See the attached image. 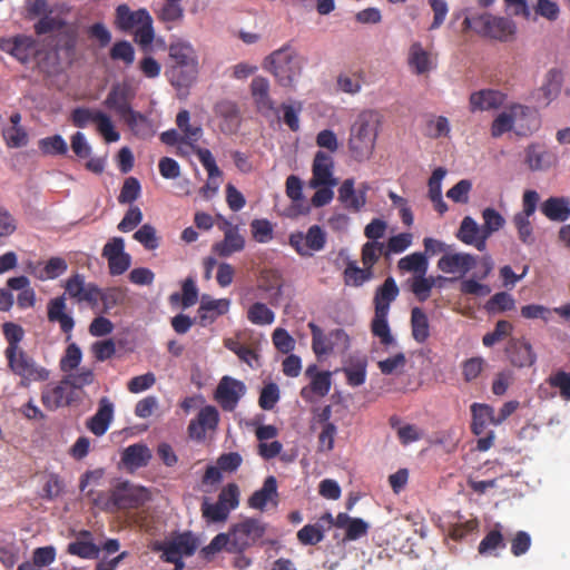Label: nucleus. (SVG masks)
Instances as JSON below:
<instances>
[{
    "instance_id": "58",
    "label": "nucleus",
    "mask_w": 570,
    "mask_h": 570,
    "mask_svg": "<svg viewBox=\"0 0 570 570\" xmlns=\"http://www.w3.org/2000/svg\"><path fill=\"white\" fill-rule=\"evenodd\" d=\"M483 225L482 228L488 238L499 232L505 225V218L494 208L487 207L482 212Z\"/></svg>"
},
{
    "instance_id": "44",
    "label": "nucleus",
    "mask_w": 570,
    "mask_h": 570,
    "mask_svg": "<svg viewBox=\"0 0 570 570\" xmlns=\"http://www.w3.org/2000/svg\"><path fill=\"white\" fill-rule=\"evenodd\" d=\"M424 134L429 138H448L451 134L450 120L445 116L431 115L424 127Z\"/></svg>"
},
{
    "instance_id": "15",
    "label": "nucleus",
    "mask_w": 570,
    "mask_h": 570,
    "mask_svg": "<svg viewBox=\"0 0 570 570\" xmlns=\"http://www.w3.org/2000/svg\"><path fill=\"white\" fill-rule=\"evenodd\" d=\"M476 264V256L469 253L454 252L450 249L449 253L442 255L438 261V268L445 274H455L460 277H463L471 269H473Z\"/></svg>"
},
{
    "instance_id": "52",
    "label": "nucleus",
    "mask_w": 570,
    "mask_h": 570,
    "mask_svg": "<svg viewBox=\"0 0 570 570\" xmlns=\"http://www.w3.org/2000/svg\"><path fill=\"white\" fill-rule=\"evenodd\" d=\"M190 116L187 110H181L177 115V126L183 131L184 136L181 141L188 145H191L198 141L202 137L203 130L199 126H194L189 124Z\"/></svg>"
},
{
    "instance_id": "10",
    "label": "nucleus",
    "mask_w": 570,
    "mask_h": 570,
    "mask_svg": "<svg viewBox=\"0 0 570 570\" xmlns=\"http://www.w3.org/2000/svg\"><path fill=\"white\" fill-rule=\"evenodd\" d=\"M149 500V492L146 488L124 482L112 492L111 498L106 502L105 508L129 509L144 504Z\"/></svg>"
},
{
    "instance_id": "33",
    "label": "nucleus",
    "mask_w": 570,
    "mask_h": 570,
    "mask_svg": "<svg viewBox=\"0 0 570 570\" xmlns=\"http://www.w3.org/2000/svg\"><path fill=\"white\" fill-rule=\"evenodd\" d=\"M250 92L259 112L267 115L274 110L273 100L269 97V81L257 76L252 80Z\"/></svg>"
},
{
    "instance_id": "37",
    "label": "nucleus",
    "mask_w": 570,
    "mask_h": 570,
    "mask_svg": "<svg viewBox=\"0 0 570 570\" xmlns=\"http://www.w3.org/2000/svg\"><path fill=\"white\" fill-rule=\"evenodd\" d=\"M151 452L145 444H132L122 452L121 460L129 470H136L148 464Z\"/></svg>"
},
{
    "instance_id": "1",
    "label": "nucleus",
    "mask_w": 570,
    "mask_h": 570,
    "mask_svg": "<svg viewBox=\"0 0 570 570\" xmlns=\"http://www.w3.org/2000/svg\"><path fill=\"white\" fill-rule=\"evenodd\" d=\"M381 124L382 115L376 110L366 109L357 115L350 128L348 137V148L356 160L370 158Z\"/></svg>"
},
{
    "instance_id": "4",
    "label": "nucleus",
    "mask_w": 570,
    "mask_h": 570,
    "mask_svg": "<svg viewBox=\"0 0 570 570\" xmlns=\"http://www.w3.org/2000/svg\"><path fill=\"white\" fill-rule=\"evenodd\" d=\"M4 356L9 370L20 377L19 384L23 387H28L32 383L45 382L50 376V371L38 364L24 350H11Z\"/></svg>"
},
{
    "instance_id": "16",
    "label": "nucleus",
    "mask_w": 570,
    "mask_h": 570,
    "mask_svg": "<svg viewBox=\"0 0 570 570\" xmlns=\"http://www.w3.org/2000/svg\"><path fill=\"white\" fill-rule=\"evenodd\" d=\"M246 386L242 381L224 376L215 391V399L225 411H233L245 395Z\"/></svg>"
},
{
    "instance_id": "22",
    "label": "nucleus",
    "mask_w": 570,
    "mask_h": 570,
    "mask_svg": "<svg viewBox=\"0 0 570 570\" xmlns=\"http://www.w3.org/2000/svg\"><path fill=\"white\" fill-rule=\"evenodd\" d=\"M456 238L465 245L474 246L478 250L483 252L487 248L488 236L482 226L470 216H465L456 233Z\"/></svg>"
},
{
    "instance_id": "29",
    "label": "nucleus",
    "mask_w": 570,
    "mask_h": 570,
    "mask_svg": "<svg viewBox=\"0 0 570 570\" xmlns=\"http://www.w3.org/2000/svg\"><path fill=\"white\" fill-rule=\"evenodd\" d=\"M524 161L533 171H544L557 164V157L551 151L538 144H531L525 148Z\"/></svg>"
},
{
    "instance_id": "45",
    "label": "nucleus",
    "mask_w": 570,
    "mask_h": 570,
    "mask_svg": "<svg viewBox=\"0 0 570 570\" xmlns=\"http://www.w3.org/2000/svg\"><path fill=\"white\" fill-rule=\"evenodd\" d=\"M246 317L254 325L266 326L274 323L275 313L266 304L256 302L248 306Z\"/></svg>"
},
{
    "instance_id": "40",
    "label": "nucleus",
    "mask_w": 570,
    "mask_h": 570,
    "mask_svg": "<svg viewBox=\"0 0 570 570\" xmlns=\"http://www.w3.org/2000/svg\"><path fill=\"white\" fill-rule=\"evenodd\" d=\"M306 373L311 376V385L302 390V396L309 399V393H314L317 396H325L332 385L331 373L327 371L313 373L312 367L307 368Z\"/></svg>"
},
{
    "instance_id": "41",
    "label": "nucleus",
    "mask_w": 570,
    "mask_h": 570,
    "mask_svg": "<svg viewBox=\"0 0 570 570\" xmlns=\"http://www.w3.org/2000/svg\"><path fill=\"white\" fill-rule=\"evenodd\" d=\"M48 318L50 322H58L65 333H69L75 325L72 317L66 313L63 297H57L49 302Z\"/></svg>"
},
{
    "instance_id": "12",
    "label": "nucleus",
    "mask_w": 570,
    "mask_h": 570,
    "mask_svg": "<svg viewBox=\"0 0 570 570\" xmlns=\"http://www.w3.org/2000/svg\"><path fill=\"white\" fill-rule=\"evenodd\" d=\"M289 244L301 256L311 257L325 247L326 233L318 225H313L305 234L291 235Z\"/></svg>"
},
{
    "instance_id": "23",
    "label": "nucleus",
    "mask_w": 570,
    "mask_h": 570,
    "mask_svg": "<svg viewBox=\"0 0 570 570\" xmlns=\"http://www.w3.org/2000/svg\"><path fill=\"white\" fill-rule=\"evenodd\" d=\"M219 421V414L215 406H204L196 420H193L188 426V433L191 439L203 440L206 431L215 430Z\"/></svg>"
},
{
    "instance_id": "36",
    "label": "nucleus",
    "mask_w": 570,
    "mask_h": 570,
    "mask_svg": "<svg viewBox=\"0 0 570 570\" xmlns=\"http://www.w3.org/2000/svg\"><path fill=\"white\" fill-rule=\"evenodd\" d=\"M471 412L472 431L476 435L484 433L489 425H499L493 407L488 404L473 403L471 405Z\"/></svg>"
},
{
    "instance_id": "21",
    "label": "nucleus",
    "mask_w": 570,
    "mask_h": 570,
    "mask_svg": "<svg viewBox=\"0 0 570 570\" xmlns=\"http://www.w3.org/2000/svg\"><path fill=\"white\" fill-rule=\"evenodd\" d=\"M0 49L21 62H27L37 52L36 41L23 35L1 39Z\"/></svg>"
},
{
    "instance_id": "32",
    "label": "nucleus",
    "mask_w": 570,
    "mask_h": 570,
    "mask_svg": "<svg viewBox=\"0 0 570 570\" xmlns=\"http://www.w3.org/2000/svg\"><path fill=\"white\" fill-rule=\"evenodd\" d=\"M68 14L69 10L63 4L49 7L48 11L36 24V31L38 33H46L62 28L68 22Z\"/></svg>"
},
{
    "instance_id": "35",
    "label": "nucleus",
    "mask_w": 570,
    "mask_h": 570,
    "mask_svg": "<svg viewBox=\"0 0 570 570\" xmlns=\"http://www.w3.org/2000/svg\"><path fill=\"white\" fill-rule=\"evenodd\" d=\"M245 239L236 227L229 226L225 230L224 239L214 244L213 250L222 257H228L234 253L243 250Z\"/></svg>"
},
{
    "instance_id": "24",
    "label": "nucleus",
    "mask_w": 570,
    "mask_h": 570,
    "mask_svg": "<svg viewBox=\"0 0 570 570\" xmlns=\"http://www.w3.org/2000/svg\"><path fill=\"white\" fill-rule=\"evenodd\" d=\"M2 137L9 148H21L28 144V134L21 126V115L13 111L8 121L2 122Z\"/></svg>"
},
{
    "instance_id": "7",
    "label": "nucleus",
    "mask_w": 570,
    "mask_h": 570,
    "mask_svg": "<svg viewBox=\"0 0 570 570\" xmlns=\"http://www.w3.org/2000/svg\"><path fill=\"white\" fill-rule=\"evenodd\" d=\"M539 200L540 196L535 190H525L522 196V209L512 217L518 238L525 245H532L535 242L531 218L537 210Z\"/></svg>"
},
{
    "instance_id": "46",
    "label": "nucleus",
    "mask_w": 570,
    "mask_h": 570,
    "mask_svg": "<svg viewBox=\"0 0 570 570\" xmlns=\"http://www.w3.org/2000/svg\"><path fill=\"white\" fill-rule=\"evenodd\" d=\"M397 267L402 272L413 273L414 275H422L426 274L429 262L424 254L416 252L402 257L397 262Z\"/></svg>"
},
{
    "instance_id": "54",
    "label": "nucleus",
    "mask_w": 570,
    "mask_h": 570,
    "mask_svg": "<svg viewBox=\"0 0 570 570\" xmlns=\"http://www.w3.org/2000/svg\"><path fill=\"white\" fill-rule=\"evenodd\" d=\"M532 11L534 13V20L542 18L549 22L557 21L561 14L560 6L554 0H535L532 6Z\"/></svg>"
},
{
    "instance_id": "38",
    "label": "nucleus",
    "mask_w": 570,
    "mask_h": 570,
    "mask_svg": "<svg viewBox=\"0 0 570 570\" xmlns=\"http://www.w3.org/2000/svg\"><path fill=\"white\" fill-rule=\"evenodd\" d=\"M198 65H175L169 71L170 83L177 89L189 88L197 79Z\"/></svg>"
},
{
    "instance_id": "13",
    "label": "nucleus",
    "mask_w": 570,
    "mask_h": 570,
    "mask_svg": "<svg viewBox=\"0 0 570 570\" xmlns=\"http://www.w3.org/2000/svg\"><path fill=\"white\" fill-rule=\"evenodd\" d=\"M406 62L414 75L425 76L436 69L438 56L416 40L407 49Z\"/></svg>"
},
{
    "instance_id": "55",
    "label": "nucleus",
    "mask_w": 570,
    "mask_h": 570,
    "mask_svg": "<svg viewBox=\"0 0 570 570\" xmlns=\"http://www.w3.org/2000/svg\"><path fill=\"white\" fill-rule=\"evenodd\" d=\"M512 362L520 367L530 366L535 362V354L529 342L517 341L513 343Z\"/></svg>"
},
{
    "instance_id": "62",
    "label": "nucleus",
    "mask_w": 570,
    "mask_h": 570,
    "mask_svg": "<svg viewBox=\"0 0 570 570\" xmlns=\"http://www.w3.org/2000/svg\"><path fill=\"white\" fill-rule=\"evenodd\" d=\"M39 148L46 155H65L68 151V145L60 135L40 139Z\"/></svg>"
},
{
    "instance_id": "47",
    "label": "nucleus",
    "mask_w": 570,
    "mask_h": 570,
    "mask_svg": "<svg viewBox=\"0 0 570 570\" xmlns=\"http://www.w3.org/2000/svg\"><path fill=\"white\" fill-rule=\"evenodd\" d=\"M387 316L389 313L375 311L371 324L373 335L376 336L381 343L386 346L395 343V340L391 334Z\"/></svg>"
},
{
    "instance_id": "59",
    "label": "nucleus",
    "mask_w": 570,
    "mask_h": 570,
    "mask_svg": "<svg viewBox=\"0 0 570 570\" xmlns=\"http://www.w3.org/2000/svg\"><path fill=\"white\" fill-rule=\"evenodd\" d=\"M82 360V352L76 343L67 346L63 356L60 360V370L67 374L78 368Z\"/></svg>"
},
{
    "instance_id": "5",
    "label": "nucleus",
    "mask_w": 570,
    "mask_h": 570,
    "mask_svg": "<svg viewBox=\"0 0 570 570\" xmlns=\"http://www.w3.org/2000/svg\"><path fill=\"white\" fill-rule=\"evenodd\" d=\"M263 66L284 87L292 86L301 72L298 57L288 48L271 53L265 58Z\"/></svg>"
},
{
    "instance_id": "19",
    "label": "nucleus",
    "mask_w": 570,
    "mask_h": 570,
    "mask_svg": "<svg viewBox=\"0 0 570 570\" xmlns=\"http://www.w3.org/2000/svg\"><path fill=\"white\" fill-rule=\"evenodd\" d=\"M102 255L107 258L112 275H121L130 266L131 258L125 252V242L121 237L111 238L104 246Z\"/></svg>"
},
{
    "instance_id": "20",
    "label": "nucleus",
    "mask_w": 570,
    "mask_h": 570,
    "mask_svg": "<svg viewBox=\"0 0 570 570\" xmlns=\"http://www.w3.org/2000/svg\"><path fill=\"white\" fill-rule=\"evenodd\" d=\"M197 156L208 174L207 183L200 188L199 193L204 198L210 199L217 194L220 187L222 171L218 168L214 156L208 149H197Z\"/></svg>"
},
{
    "instance_id": "31",
    "label": "nucleus",
    "mask_w": 570,
    "mask_h": 570,
    "mask_svg": "<svg viewBox=\"0 0 570 570\" xmlns=\"http://www.w3.org/2000/svg\"><path fill=\"white\" fill-rule=\"evenodd\" d=\"M250 508L264 511L269 504L277 505V482L274 476H268L263 487L255 491L248 500Z\"/></svg>"
},
{
    "instance_id": "60",
    "label": "nucleus",
    "mask_w": 570,
    "mask_h": 570,
    "mask_svg": "<svg viewBox=\"0 0 570 570\" xmlns=\"http://www.w3.org/2000/svg\"><path fill=\"white\" fill-rule=\"evenodd\" d=\"M94 381V370L86 366L77 368L65 376V383H68L73 389H82L92 384Z\"/></svg>"
},
{
    "instance_id": "39",
    "label": "nucleus",
    "mask_w": 570,
    "mask_h": 570,
    "mask_svg": "<svg viewBox=\"0 0 570 570\" xmlns=\"http://www.w3.org/2000/svg\"><path fill=\"white\" fill-rule=\"evenodd\" d=\"M399 295V287L394 278L389 277L375 293L374 303L376 312H390V305Z\"/></svg>"
},
{
    "instance_id": "26",
    "label": "nucleus",
    "mask_w": 570,
    "mask_h": 570,
    "mask_svg": "<svg viewBox=\"0 0 570 570\" xmlns=\"http://www.w3.org/2000/svg\"><path fill=\"white\" fill-rule=\"evenodd\" d=\"M115 414V405L108 397H101L98 403V410L92 417L87 422L89 431L97 435L102 436L109 429Z\"/></svg>"
},
{
    "instance_id": "8",
    "label": "nucleus",
    "mask_w": 570,
    "mask_h": 570,
    "mask_svg": "<svg viewBox=\"0 0 570 570\" xmlns=\"http://www.w3.org/2000/svg\"><path fill=\"white\" fill-rule=\"evenodd\" d=\"M308 327L313 336L312 347L318 357L343 353L350 346L348 335L343 330H334L325 335L314 323H309Z\"/></svg>"
},
{
    "instance_id": "49",
    "label": "nucleus",
    "mask_w": 570,
    "mask_h": 570,
    "mask_svg": "<svg viewBox=\"0 0 570 570\" xmlns=\"http://www.w3.org/2000/svg\"><path fill=\"white\" fill-rule=\"evenodd\" d=\"M441 278L442 277L426 276V274L413 275L410 281L411 291L420 302H424L430 297L436 281Z\"/></svg>"
},
{
    "instance_id": "11",
    "label": "nucleus",
    "mask_w": 570,
    "mask_h": 570,
    "mask_svg": "<svg viewBox=\"0 0 570 570\" xmlns=\"http://www.w3.org/2000/svg\"><path fill=\"white\" fill-rule=\"evenodd\" d=\"M66 292L78 302H88L95 304L99 298L104 301L106 309L111 307L116 298L112 293L101 294L100 289L91 284L86 283L85 278L80 275H75L66 283Z\"/></svg>"
},
{
    "instance_id": "63",
    "label": "nucleus",
    "mask_w": 570,
    "mask_h": 570,
    "mask_svg": "<svg viewBox=\"0 0 570 570\" xmlns=\"http://www.w3.org/2000/svg\"><path fill=\"white\" fill-rule=\"evenodd\" d=\"M100 109L79 107L72 110L70 119L76 127L86 128L95 125Z\"/></svg>"
},
{
    "instance_id": "14",
    "label": "nucleus",
    "mask_w": 570,
    "mask_h": 570,
    "mask_svg": "<svg viewBox=\"0 0 570 570\" xmlns=\"http://www.w3.org/2000/svg\"><path fill=\"white\" fill-rule=\"evenodd\" d=\"M264 532V524L257 520L249 519L236 524L230 531L233 551H243L254 544Z\"/></svg>"
},
{
    "instance_id": "56",
    "label": "nucleus",
    "mask_w": 570,
    "mask_h": 570,
    "mask_svg": "<svg viewBox=\"0 0 570 570\" xmlns=\"http://www.w3.org/2000/svg\"><path fill=\"white\" fill-rule=\"evenodd\" d=\"M372 277V269L365 266L361 268L355 263H350L344 272L345 283L348 286H361Z\"/></svg>"
},
{
    "instance_id": "53",
    "label": "nucleus",
    "mask_w": 570,
    "mask_h": 570,
    "mask_svg": "<svg viewBox=\"0 0 570 570\" xmlns=\"http://www.w3.org/2000/svg\"><path fill=\"white\" fill-rule=\"evenodd\" d=\"M68 551L71 554L79 556L81 558H97L99 556V548L90 541V533L83 532L80 538L70 543Z\"/></svg>"
},
{
    "instance_id": "27",
    "label": "nucleus",
    "mask_w": 570,
    "mask_h": 570,
    "mask_svg": "<svg viewBox=\"0 0 570 570\" xmlns=\"http://www.w3.org/2000/svg\"><path fill=\"white\" fill-rule=\"evenodd\" d=\"M230 308V299L213 298L209 295H203L198 308V316L202 325L213 323L218 316L225 315Z\"/></svg>"
},
{
    "instance_id": "9",
    "label": "nucleus",
    "mask_w": 570,
    "mask_h": 570,
    "mask_svg": "<svg viewBox=\"0 0 570 570\" xmlns=\"http://www.w3.org/2000/svg\"><path fill=\"white\" fill-rule=\"evenodd\" d=\"M154 549L161 552L160 558L164 561L178 566V563H184L185 557H189L196 551L197 543L191 534L181 533L163 542H156Z\"/></svg>"
},
{
    "instance_id": "50",
    "label": "nucleus",
    "mask_w": 570,
    "mask_h": 570,
    "mask_svg": "<svg viewBox=\"0 0 570 570\" xmlns=\"http://www.w3.org/2000/svg\"><path fill=\"white\" fill-rule=\"evenodd\" d=\"M95 128L107 144L116 142L120 139V134L114 120L102 110L99 111L97 120L95 121Z\"/></svg>"
},
{
    "instance_id": "30",
    "label": "nucleus",
    "mask_w": 570,
    "mask_h": 570,
    "mask_svg": "<svg viewBox=\"0 0 570 570\" xmlns=\"http://www.w3.org/2000/svg\"><path fill=\"white\" fill-rule=\"evenodd\" d=\"M505 101V95L499 90L482 89L471 94L469 102L470 110L475 111H488L497 109L502 106Z\"/></svg>"
},
{
    "instance_id": "48",
    "label": "nucleus",
    "mask_w": 570,
    "mask_h": 570,
    "mask_svg": "<svg viewBox=\"0 0 570 570\" xmlns=\"http://www.w3.org/2000/svg\"><path fill=\"white\" fill-rule=\"evenodd\" d=\"M411 326L413 338L423 343L430 335V325L426 314L420 308L414 307L411 312Z\"/></svg>"
},
{
    "instance_id": "42",
    "label": "nucleus",
    "mask_w": 570,
    "mask_h": 570,
    "mask_svg": "<svg viewBox=\"0 0 570 570\" xmlns=\"http://www.w3.org/2000/svg\"><path fill=\"white\" fill-rule=\"evenodd\" d=\"M169 57L175 60V65H198V59L194 47L183 40H177L169 46Z\"/></svg>"
},
{
    "instance_id": "3",
    "label": "nucleus",
    "mask_w": 570,
    "mask_h": 570,
    "mask_svg": "<svg viewBox=\"0 0 570 570\" xmlns=\"http://www.w3.org/2000/svg\"><path fill=\"white\" fill-rule=\"evenodd\" d=\"M116 24L125 31L135 30V40L144 48L150 47L155 38L153 18L146 9L131 11L127 4L118 6Z\"/></svg>"
},
{
    "instance_id": "51",
    "label": "nucleus",
    "mask_w": 570,
    "mask_h": 570,
    "mask_svg": "<svg viewBox=\"0 0 570 570\" xmlns=\"http://www.w3.org/2000/svg\"><path fill=\"white\" fill-rule=\"evenodd\" d=\"M66 271V261L60 257H52L43 266H37L33 273L39 279L46 281L57 278Z\"/></svg>"
},
{
    "instance_id": "57",
    "label": "nucleus",
    "mask_w": 570,
    "mask_h": 570,
    "mask_svg": "<svg viewBox=\"0 0 570 570\" xmlns=\"http://www.w3.org/2000/svg\"><path fill=\"white\" fill-rule=\"evenodd\" d=\"M155 12L159 20L164 22H176L184 17V9L179 2L164 0V2L155 8Z\"/></svg>"
},
{
    "instance_id": "6",
    "label": "nucleus",
    "mask_w": 570,
    "mask_h": 570,
    "mask_svg": "<svg viewBox=\"0 0 570 570\" xmlns=\"http://www.w3.org/2000/svg\"><path fill=\"white\" fill-rule=\"evenodd\" d=\"M479 36L500 42L512 41L518 33L515 21L490 12L479 13Z\"/></svg>"
},
{
    "instance_id": "43",
    "label": "nucleus",
    "mask_w": 570,
    "mask_h": 570,
    "mask_svg": "<svg viewBox=\"0 0 570 570\" xmlns=\"http://www.w3.org/2000/svg\"><path fill=\"white\" fill-rule=\"evenodd\" d=\"M541 210L550 220L563 222L570 216L569 202L564 198L551 197L547 199L541 205Z\"/></svg>"
},
{
    "instance_id": "61",
    "label": "nucleus",
    "mask_w": 570,
    "mask_h": 570,
    "mask_svg": "<svg viewBox=\"0 0 570 570\" xmlns=\"http://www.w3.org/2000/svg\"><path fill=\"white\" fill-rule=\"evenodd\" d=\"M460 292L474 297H485L491 293V287L482 283L480 277H465L460 283Z\"/></svg>"
},
{
    "instance_id": "34",
    "label": "nucleus",
    "mask_w": 570,
    "mask_h": 570,
    "mask_svg": "<svg viewBox=\"0 0 570 570\" xmlns=\"http://www.w3.org/2000/svg\"><path fill=\"white\" fill-rule=\"evenodd\" d=\"M65 379L57 385L47 386L42 392V403L49 410L68 405L71 402V391Z\"/></svg>"
},
{
    "instance_id": "2",
    "label": "nucleus",
    "mask_w": 570,
    "mask_h": 570,
    "mask_svg": "<svg viewBox=\"0 0 570 570\" xmlns=\"http://www.w3.org/2000/svg\"><path fill=\"white\" fill-rule=\"evenodd\" d=\"M539 127L540 120L534 109L521 104H512L494 117L490 132L493 138H500L509 131H514L518 136H528Z\"/></svg>"
},
{
    "instance_id": "28",
    "label": "nucleus",
    "mask_w": 570,
    "mask_h": 570,
    "mask_svg": "<svg viewBox=\"0 0 570 570\" xmlns=\"http://www.w3.org/2000/svg\"><path fill=\"white\" fill-rule=\"evenodd\" d=\"M134 96L135 92L128 83H118L109 91L105 99V106L114 110L121 118L131 109L129 100Z\"/></svg>"
},
{
    "instance_id": "64",
    "label": "nucleus",
    "mask_w": 570,
    "mask_h": 570,
    "mask_svg": "<svg viewBox=\"0 0 570 570\" xmlns=\"http://www.w3.org/2000/svg\"><path fill=\"white\" fill-rule=\"evenodd\" d=\"M121 119L128 124L136 135H146L150 131L148 119L142 114L135 111L132 108L126 112Z\"/></svg>"
},
{
    "instance_id": "18",
    "label": "nucleus",
    "mask_w": 570,
    "mask_h": 570,
    "mask_svg": "<svg viewBox=\"0 0 570 570\" xmlns=\"http://www.w3.org/2000/svg\"><path fill=\"white\" fill-rule=\"evenodd\" d=\"M368 189L370 186L366 183H363L358 188H355L354 179L347 178L338 188V200L346 209L357 213L366 205V193Z\"/></svg>"
},
{
    "instance_id": "17",
    "label": "nucleus",
    "mask_w": 570,
    "mask_h": 570,
    "mask_svg": "<svg viewBox=\"0 0 570 570\" xmlns=\"http://www.w3.org/2000/svg\"><path fill=\"white\" fill-rule=\"evenodd\" d=\"M323 185L336 186L337 179L334 177V160L332 156L317 151L314 157L308 187L318 188Z\"/></svg>"
},
{
    "instance_id": "25",
    "label": "nucleus",
    "mask_w": 570,
    "mask_h": 570,
    "mask_svg": "<svg viewBox=\"0 0 570 570\" xmlns=\"http://www.w3.org/2000/svg\"><path fill=\"white\" fill-rule=\"evenodd\" d=\"M285 191L292 202L291 207L287 209V216L294 217L309 212L303 194V180L299 177L295 175L288 176L285 183Z\"/></svg>"
}]
</instances>
